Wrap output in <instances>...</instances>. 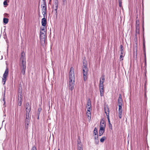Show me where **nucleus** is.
Returning a JSON list of instances; mask_svg holds the SVG:
<instances>
[{
  "label": "nucleus",
  "mask_w": 150,
  "mask_h": 150,
  "mask_svg": "<svg viewBox=\"0 0 150 150\" xmlns=\"http://www.w3.org/2000/svg\"><path fill=\"white\" fill-rule=\"evenodd\" d=\"M69 74V90L72 91L74 88L75 81L74 69L73 67L70 68Z\"/></svg>",
  "instance_id": "nucleus-1"
},
{
  "label": "nucleus",
  "mask_w": 150,
  "mask_h": 150,
  "mask_svg": "<svg viewBox=\"0 0 150 150\" xmlns=\"http://www.w3.org/2000/svg\"><path fill=\"white\" fill-rule=\"evenodd\" d=\"M31 110V107L26 108V116L25 119V128L26 129L28 128L29 123V114Z\"/></svg>",
  "instance_id": "nucleus-2"
},
{
  "label": "nucleus",
  "mask_w": 150,
  "mask_h": 150,
  "mask_svg": "<svg viewBox=\"0 0 150 150\" xmlns=\"http://www.w3.org/2000/svg\"><path fill=\"white\" fill-rule=\"evenodd\" d=\"M105 78L103 76L100 79L99 83V88L100 95L103 96L104 95V87L103 83L104 82Z\"/></svg>",
  "instance_id": "nucleus-3"
},
{
  "label": "nucleus",
  "mask_w": 150,
  "mask_h": 150,
  "mask_svg": "<svg viewBox=\"0 0 150 150\" xmlns=\"http://www.w3.org/2000/svg\"><path fill=\"white\" fill-rule=\"evenodd\" d=\"M8 68H7L5 71V72L4 74L2 79V83L4 85L5 83L6 80V78L8 76Z\"/></svg>",
  "instance_id": "nucleus-4"
},
{
  "label": "nucleus",
  "mask_w": 150,
  "mask_h": 150,
  "mask_svg": "<svg viewBox=\"0 0 150 150\" xmlns=\"http://www.w3.org/2000/svg\"><path fill=\"white\" fill-rule=\"evenodd\" d=\"M88 69L83 68V80L86 81L87 78Z\"/></svg>",
  "instance_id": "nucleus-5"
},
{
  "label": "nucleus",
  "mask_w": 150,
  "mask_h": 150,
  "mask_svg": "<svg viewBox=\"0 0 150 150\" xmlns=\"http://www.w3.org/2000/svg\"><path fill=\"white\" fill-rule=\"evenodd\" d=\"M108 112H107L106 111H105V112L106 114V115L107 116V118L108 119V122L109 123V127L110 128V129H112V125L110 123V120L109 118V109H108Z\"/></svg>",
  "instance_id": "nucleus-6"
},
{
  "label": "nucleus",
  "mask_w": 150,
  "mask_h": 150,
  "mask_svg": "<svg viewBox=\"0 0 150 150\" xmlns=\"http://www.w3.org/2000/svg\"><path fill=\"white\" fill-rule=\"evenodd\" d=\"M105 123L104 120L101 121L99 126L100 129H105Z\"/></svg>",
  "instance_id": "nucleus-7"
},
{
  "label": "nucleus",
  "mask_w": 150,
  "mask_h": 150,
  "mask_svg": "<svg viewBox=\"0 0 150 150\" xmlns=\"http://www.w3.org/2000/svg\"><path fill=\"white\" fill-rule=\"evenodd\" d=\"M77 149L78 150H83V144L80 140L79 141H77Z\"/></svg>",
  "instance_id": "nucleus-8"
},
{
  "label": "nucleus",
  "mask_w": 150,
  "mask_h": 150,
  "mask_svg": "<svg viewBox=\"0 0 150 150\" xmlns=\"http://www.w3.org/2000/svg\"><path fill=\"white\" fill-rule=\"evenodd\" d=\"M46 34V32H44L41 31H40V38L41 39H44V41H45V39L46 38V36L45 34Z\"/></svg>",
  "instance_id": "nucleus-9"
},
{
  "label": "nucleus",
  "mask_w": 150,
  "mask_h": 150,
  "mask_svg": "<svg viewBox=\"0 0 150 150\" xmlns=\"http://www.w3.org/2000/svg\"><path fill=\"white\" fill-rule=\"evenodd\" d=\"M26 69V66H20V69L21 70V72L23 75H24L25 74Z\"/></svg>",
  "instance_id": "nucleus-10"
},
{
  "label": "nucleus",
  "mask_w": 150,
  "mask_h": 150,
  "mask_svg": "<svg viewBox=\"0 0 150 150\" xmlns=\"http://www.w3.org/2000/svg\"><path fill=\"white\" fill-rule=\"evenodd\" d=\"M43 4L41 5L42 9H47L46 0H43Z\"/></svg>",
  "instance_id": "nucleus-11"
},
{
  "label": "nucleus",
  "mask_w": 150,
  "mask_h": 150,
  "mask_svg": "<svg viewBox=\"0 0 150 150\" xmlns=\"http://www.w3.org/2000/svg\"><path fill=\"white\" fill-rule=\"evenodd\" d=\"M41 23L42 26H45L47 23V20L45 18H43L42 19Z\"/></svg>",
  "instance_id": "nucleus-12"
},
{
  "label": "nucleus",
  "mask_w": 150,
  "mask_h": 150,
  "mask_svg": "<svg viewBox=\"0 0 150 150\" xmlns=\"http://www.w3.org/2000/svg\"><path fill=\"white\" fill-rule=\"evenodd\" d=\"M20 60H26L25 54L24 52H22L21 56L20 58Z\"/></svg>",
  "instance_id": "nucleus-13"
},
{
  "label": "nucleus",
  "mask_w": 150,
  "mask_h": 150,
  "mask_svg": "<svg viewBox=\"0 0 150 150\" xmlns=\"http://www.w3.org/2000/svg\"><path fill=\"white\" fill-rule=\"evenodd\" d=\"M122 98L121 97V96L119 97L118 100V105H122Z\"/></svg>",
  "instance_id": "nucleus-14"
},
{
  "label": "nucleus",
  "mask_w": 150,
  "mask_h": 150,
  "mask_svg": "<svg viewBox=\"0 0 150 150\" xmlns=\"http://www.w3.org/2000/svg\"><path fill=\"white\" fill-rule=\"evenodd\" d=\"M139 24L137 25L136 26V33L137 34H139Z\"/></svg>",
  "instance_id": "nucleus-15"
},
{
  "label": "nucleus",
  "mask_w": 150,
  "mask_h": 150,
  "mask_svg": "<svg viewBox=\"0 0 150 150\" xmlns=\"http://www.w3.org/2000/svg\"><path fill=\"white\" fill-rule=\"evenodd\" d=\"M105 131V129H100L99 130V135L100 136H101L104 133Z\"/></svg>",
  "instance_id": "nucleus-16"
},
{
  "label": "nucleus",
  "mask_w": 150,
  "mask_h": 150,
  "mask_svg": "<svg viewBox=\"0 0 150 150\" xmlns=\"http://www.w3.org/2000/svg\"><path fill=\"white\" fill-rule=\"evenodd\" d=\"M83 68H85L86 69H88L87 67V63L86 61L84 60L83 61Z\"/></svg>",
  "instance_id": "nucleus-17"
},
{
  "label": "nucleus",
  "mask_w": 150,
  "mask_h": 150,
  "mask_svg": "<svg viewBox=\"0 0 150 150\" xmlns=\"http://www.w3.org/2000/svg\"><path fill=\"white\" fill-rule=\"evenodd\" d=\"M22 99L21 98H18V105L19 106H21L22 105Z\"/></svg>",
  "instance_id": "nucleus-18"
},
{
  "label": "nucleus",
  "mask_w": 150,
  "mask_h": 150,
  "mask_svg": "<svg viewBox=\"0 0 150 150\" xmlns=\"http://www.w3.org/2000/svg\"><path fill=\"white\" fill-rule=\"evenodd\" d=\"M21 61V64L20 66H26V60H20Z\"/></svg>",
  "instance_id": "nucleus-19"
},
{
  "label": "nucleus",
  "mask_w": 150,
  "mask_h": 150,
  "mask_svg": "<svg viewBox=\"0 0 150 150\" xmlns=\"http://www.w3.org/2000/svg\"><path fill=\"white\" fill-rule=\"evenodd\" d=\"M120 53L121 54H125L124 52V48L122 45H120Z\"/></svg>",
  "instance_id": "nucleus-20"
},
{
  "label": "nucleus",
  "mask_w": 150,
  "mask_h": 150,
  "mask_svg": "<svg viewBox=\"0 0 150 150\" xmlns=\"http://www.w3.org/2000/svg\"><path fill=\"white\" fill-rule=\"evenodd\" d=\"M87 105L88 107L91 106V101L90 99H88V100H87Z\"/></svg>",
  "instance_id": "nucleus-21"
},
{
  "label": "nucleus",
  "mask_w": 150,
  "mask_h": 150,
  "mask_svg": "<svg viewBox=\"0 0 150 150\" xmlns=\"http://www.w3.org/2000/svg\"><path fill=\"white\" fill-rule=\"evenodd\" d=\"M22 92H18V98H22Z\"/></svg>",
  "instance_id": "nucleus-22"
},
{
  "label": "nucleus",
  "mask_w": 150,
  "mask_h": 150,
  "mask_svg": "<svg viewBox=\"0 0 150 150\" xmlns=\"http://www.w3.org/2000/svg\"><path fill=\"white\" fill-rule=\"evenodd\" d=\"M8 19L7 18H4L3 19V22L5 24H7L8 23Z\"/></svg>",
  "instance_id": "nucleus-23"
},
{
  "label": "nucleus",
  "mask_w": 150,
  "mask_h": 150,
  "mask_svg": "<svg viewBox=\"0 0 150 150\" xmlns=\"http://www.w3.org/2000/svg\"><path fill=\"white\" fill-rule=\"evenodd\" d=\"M53 6H58V0H54V4Z\"/></svg>",
  "instance_id": "nucleus-24"
},
{
  "label": "nucleus",
  "mask_w": 150,
  "mask_h": 150,
  "mask_svg": "<svg viewBox=\"0 0 150 150\" xmlns=\"http://www.w3.org/2000/svg\"><path fill=\"white\" fill-rule=\"evenodd\" d=\"M93 134L95 135H98V132H97V129H96V127L95 128V129L93 131Z\"/></svg>",
  "instance_id": "nucleus-25"
},
{
  "label": "nucleus",
  "mask_w": 150,
  "mask_h": 150,
  "mask_svg": "<svg viewBox=\"0 0 150 150\" xmlns=\"http://www.w3.org/2000/svg\"><path fill=\"white\" fill-rule=\"evenodd\" d=\"M31 107V104L30 105L29 103H27L25 105V108H30Z\"/></svg>",
  "instance_id": "nucleus-26"
},
{
  "label": "nucleus",
  "mask_w": 150,
  "mask_h": 150,
  "mask_svg": "<svg viewBox=\"0 0 150 150\" xmlns=\"http://www.w3.org/2000/svg\"><path fill=\"white\" fill-rule=\"evenodd\" d=\"M106 139V137L105 136L103 137L102 138H101L100 139V142H103Z\"/></svg>",
  "instance_id": "nucleus-27"
},
{
  "label": "nucleus",
  "mask_w": 150,
  "mask_h": 150,
  "mask_svg": "<svg viewBox=\"0 0 150 150\" xmlns=\"http://www.w3.org/2000/svg\"><path fill=\"white\" fill-rule=\"evenodd\" d=\"M97 136H95V140H97V143H96V144H98L99 143V141L98 140V134L96 135Z\"/></svg>",
  "instance_id": "nucleus-28"
},
{
  "label": "nucleus",
  "mask_w": 150,
  "mask_h": 150,
  "mask_svg": "<svg viewBox=\"0 0 150 150\" xmlns=\"http://www.w3.org/2000/svg\"><path fill=\"white\" fill-rule=\"evenodd\" d=\"M45 26H43L42 27H41L40 28V30L43 31V32H45L46 31L45 30Z\"/></svg>",
  "instance_id": "nucleus-29"
},
{
  "label": "nucleus",
  "mask_w": 150,
  "mask_h": 150,
  "mask_svg": "<svg viewBox=\"0 0 150 150\" xmlns=\"http://www.w3.org/2000/svg\"><path fill=\"white\" fill-rule=\"evenodd\" d=\"M58 6H53V9L55 11L56 13H57V9Z\"/></svg>",
  "instance_id": "nucleus-30"
},
{
  "label": "nucleus",
  "mask_w": 150,
  "mask_h": 150,
  "mask_svg": "<svg viewBox=\"0 0 150 150\" xmlns=\"http://www.w3.org/2000/svg\"><path fill=\"white\" fill-rule=\"evenodd\" d=\"M118 116L120 119L121 118L122 116V112H118Z\"/></svg>",
  "instance_id": "nucleus-31"
},
{
  "label": "nucleus",
  "mask_w": 150,
  "mask_h": 150,
  "mask_svg": "<svg viewBox=\"0 0 150 150\" xmlns=\"http://www.w3.org/2000/svg\"><path fill=\"white\" fill-rule=\"evenodd\" d=\"M125 55V54H121V55H120V60H123V58Z\"/></svg>",
  "instance_id": "nucleus-32"
},
{
  "label": "nucleus",
  "mask_w": 150,
  "mask_h": 150,
  "mask_svg": "<svg viewBox=\"0 0 150 150\" xmlns=\"http://www.w3.org/2000/svg\"><path fill=\"white\" fill-rule=\"evenodd\" d=\"M47 9H42V13H47Z\"/></svg>",
  "instance_id": "nucleus-33"
},
{
  "label": "nucleus",
  "mask_w": 150,
  "mask_h": 150,
  "mask_svg": "<svg viewBox=\"0 0 150 150\" xmlns=\"http://www.w3.org/2000/svg\"><path fill=\"white\" fill-rule=\"evenodd\" d=\"M22 87L20 85V86H19V89H18V92H22Z\"/></svg>",
  "instance_id": "nucleus-34"
},
{
  "label": "nucleus",
  "mask_w": 150,
  "mask_h": 150,
  "mask_svg": "<svg viewBox=\"0 0 150 150\" xmlns=\"http://www.w3.org/2000/svg\"><path fill=\"white\" fill-rule=\"evenodd\" d=\"M119 5L120 7L122 6V2L120 0H119Z\"/></svg>",
  "instance_id": "nucleus-35"
},
{
  "label": "nucleus",
  "mask_w": 150,
  "mask_h": 150,
  "mask_svg": "<svg viewBox=\"0 0 150 150\" xmlns=\"http://www.w3.org/2000/svg\"><path fill=\"white\" fill-rule=\"evenodd\" d=\"M91 106H89L88 108V109L87 110L88 111H91Z\"/></svg>",
  "instance_id": "nucleus-36"
},
{
  "label": "nucleus",
  "mask_w": 150,
  "mask_h": 150,
  "mask_svg": "<svg viewBox=\"0 0 150 150\" xmlns=\"http://www.w3.org/2000/svg\"><path fill=\"white\" fill-rule=\"evenodd\" d=\"M3 4L4 5H8V4H7V2L5 1L4 2Z\"/></svg>",
  "instance_id": "nucleus-37"
},
{
  "label": "nucleus",
  "mask_w": 150,
  "mask_h": 150,
  "mask_svg": "<svg viewBox=\"0 0 150 150\" xmlns=\"http://www.w3.org/2000/svg\"><path fill=\"white\" fill-rule=\"evenodd\" d=\"M31 150H37L36 148V147L34 146L32 147Z\"/></svg>",
  "instance_id": "nucleus-38"
},
{
  "label": "nucleus",
  "mask_w": 150,
  "mask_h": 150,
  "mask_svg": "<svg viewBox=\"0 0 150 150\" xmlns=\"http://www.w3.org/2000/svg\"><path fill=\"white\" fill-rule=\"evenodd\" d=\"M119 106V109H122V105H118Z\"/></svg>",
  "instance_id": "nucleus-39"
},
{
  "label": "nucleus",
  "mask_w": 150,
  "mask_h": 150,
  "mask_svg": "<svg viewBox=\"0 0 150 150\" xmlns=\"http://www.w3.org/2000/svg\"><path fill=\"white\" fill-rule=\"evenodd\" d=\"M91 115H87V117L88 118V119H89V120H90L91 119Z\"/></svg>",
  "instance_id": "nucleus-40"
},
{
  "label": "nucleus",
  "mask_w": 150,
  "mask_h": 150,
  "mask_svg": "<svg viewBox=\"0 0 150 150\" xmlns=\"http://www.w3.org/2000/svg\"><path fill=\"white\" fill-rule=\"evenodd\" d=\"M41 110V108H39V109H38V114H39V115L40 114Z\"/></svg>",
  "instance_id": "nucleus-41"
},
{
  "label": "nucleus",
  "mask_w": 150,
  "mask_h": 150,
  "mask_svg": "<svg viewBox=\"0 0 150 150\" xmlns=\"http://www.w3.org/2000/svg\"><path fill=\"white\" fill-rule=\"evenodd\" d=\"M47 13H42L44 18H45L46 16V14Z\"/></svg>",
  "instance_id": "nucleus-42"
},
{
  "label": "nucleus",
  "mask_w": 150,
  "mask_h": 150,
  "mask_svg": "<svg viewBox=\"0 0 150 150\" xmlns=\"http://www.w3.org/2000/svg\"><path fill=\"white\" fill-rule=\"evenodd\" d=\"M142 28H143V33L144 34V24H143V26H142Z\"/></svg>",
  "instance_id": "nucleus-43"
},
{
  "label": "nucleus",
  "mask_w": 150,
  "mask_h": 150,
  "mask_svg": "<svg viewBox=\"0 0 150 150\" xmlns=\"http://www.w3.org/2000/svg\"><path fill=\"white\" fill-rule=\"evenodd\" d=\"M143 47L144 49V51H145V45L144 42L143 43Z\"/></svg>",
  "instance_id": "nucleus-44"
},
{
  "label": "nucleus",
  "mask_w": 150,
  "mask_h": 150,
  "mask_svg": "<svg viewBox=\"0 0 150 150\" xmlns=\"http://www.w3.org/2000/svg\"><path fill=\"white\" fill-rule=\"evenodd\" d=\"M122 109H118V112H122Z\"/></svg>",
  "instance_id": "nucleus-45"
},
{
  "label": "nucleus",
  "mask_w": 150,
  "mask_h": 150,
  "mask_svg": "<svg viewBox=\"0 0 150 150\" xmlns=\"http://www.w3.org/2000/svg\"><path fill=\"white\" fill-rule=\"evenodd\" d=\"M5 98H3L2 100L4 102V104H5Z\"/></svg>",
  "instance_id": "nucleus-46"
},
{
  "label": "nucleus",
  "mask_w": 150,
  "mask_h": 150,
  "mask_svg": "<svg viewBox=\"0 0 150 150\" xmlns=\"http://www.w3.org/2000/svg\"><path fill=\"white\" fill-rule=\"evenodd\" d=\"M145 64L146 65V55H145Z\"/></svg>",
  "instance_id": "nucleus-47"
},
{
  "label": "nucleus",
  "mask_w": 150,
  "mask_h": 150,
  "mask_svg": "<svg viewBox=\"0 0 150 150\" xmlns=\"http://www.w3.org/2000/svg\"><path fill=\"white\" fill-rule=\"evenodd\" d=\"M89 112H91V111H88L86 112V114H88L89 113Z\"/></svg>",
  "instance_id": "nucleus-48"
},
{
  "label": "nucleus",
  "mask_w": 150,
  "mask_h": 150,
  "mask_svg": "<svg viewBox=\"0 0 150 150\" xmlns=\"http://www.w3.org/2000/svg\"><path fill=\"white\" fill-rule=\"evenodd\" d=\"M87 115H91V112H89V114H87Z\"/></svg>",
  "instance_id": "nucleus-49"
},
{
  "label": "nucleus",
  "mask_w": 150,
  "mask_h": 150,
  "mask_svg": "<svg viewBox=\"0 0 150 150\" xmlns=\"http://www.w3.org/2000/svg\"><path fill=\"white\" fill-rule=\"evenodd\" d=\"M66 0H63V2H65L66 1Z\"/></svg>",
  "instance_id": "nucleus-50"
},
{
  "label": "nucleus",
  "mask_w": 150,
  "mask_h": 150,
  "mask_svg": "<svg viewBox=\"0 0 150 150\" xmlns=\"http://www.w3.org/2000/svg\"><path fill=\"white\" fill-rule=\"evenodd\" d=\"M96 140V143H97V140Z\"/></svg>",
  "instance_id": "nucleus-51"
},
{
  "label": "nucleus",
  "mask_w": 150,
  "mask_h": 150,
  "mask_svg": "<svg viewBox=\"0 0 150 150\" xmlns=\"http://www.w3.org/2000/svg\"><path fill=\"white\" fill-rule=\"evenodd\" d=\"M58 150H60L59 149Z\"/></svg>",
  "instance_id": "nucleus-52"
}]
</instances>
